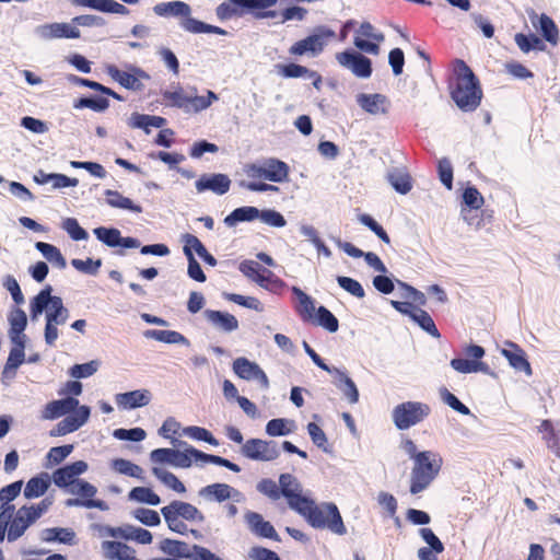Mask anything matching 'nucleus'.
<instances>
[{"label":"nucleus","mask_w":560,"mask_h":560,"mask_svg":"<svg viewBox=\"0 0 560 560\" xmlns=\"http://www.w3.org/2000/svg\"><path fill=\"white\" fill-rule=\"evenodd\" d=\"M51 287L47 285L40 290L30 302V315L33 322L38 320L45 313L44 338L46 345L55 346L58 337V326L65 325L69 318V311L63 305L62 299L51 295Z\"/></svg>","instance_id":"1"},{"label":"nucleus","mask_w":560,"mask_h":560,"mask_svg":"<svg viewBox=\"0 0 560 560\" xmlns=\"http://www.w3.org/2000/svg\"><path fill=\"white\" fill-rule=\"evenodd\" d=\"M62 416L66 417L50 431L51 436H63L82 428L91 417V408L80 405L74 397H66L49 401L42 411L44 420H55Z\"/></svg>","instance_id":"2"},{"label":"nucleus","mask_w":560,"mask_h":560,"mask_svg":"<svg viewBox=\"0 0 560 560\" xmlns=\"http://www.w3.org/2000/svg\"><path fill=\"white\" fill-rule=\"evenodd\" d=\"M314 528L328 529L336 535H345L347 528L335 503L324 502L316 504L310 498L306 504L298 512Z\"/></svg>","instance_id":"3"},{"label":"nucleus","mask_w":560,"mask_h":560,"mask_svg":"<svg viewBox=\"0 0 560 560\" xmlns=\"http://www.w3.org/2000/svg\"><path fill=\"white\" fill-rule=\"evenodd\" d=\"M456 72L457 82L455 90L452 92V98L462 110H475L482 97L479 81L463 60L456 61Z\"/></svg>","instance_id":"4"},{"label":"nucleus","mask_w":560,"mask_h":560,"mask_svg":"<svg viewBox=\"0 0 560 560\" xmlns=\"http://www.w3.org/2000/svg\"><path fill=\"white\" fill-rule=\"evenodd\" d=\"M443 459L440 454L432 451H422L413 460L410 472V492L419 494L424 491L438 477Z\"/></svg>","instance_id":"5"},{"label":"nucleus","mask_w":560,"mask_h":560,"mask_svg":"<svg viewBox=\"0 0 560 560\" xmlns=\"http://www.w3.org/2000/svg\"><path fill=\"white\" fill-rule=\"evenodd\" d=\"M244 173L248 180L265 179L272 183H284L289 179V166L277 159L246 164Z\"/></svg>","instance_id":"6"},{"label":"nucleus","mask_w":560,"mask_h":560,"mask_svg":"<svg viewBox=\"0 0 560 560\" xmlns=\"http://www.w3.org/2000/svg\"><path fill=\"white\" fill-rule=\"evenodd\" d=\"M431 408L421 401H405L392 410V420L398 430H408L429 417Z\"/></svg>","instance_id":"7"},{"label":"nucleus","mask_w":560,"mask_h":560,"mask_svg":"<svg viewBox=\"0 0 560 560\" xmlns=\"http://www.w3.org/2000/svg\"><path fill=\"white\" fill-rule=\"evenodd\" d=\"M465 358H455L451 360V366L454 371L462 374L485 373L488 374L489 365L481 361L485 355V349L481 346L469 345L464 348Z\"/></svg>","instance_id":"8"},{"label":"nucleus","mask_w":560,"mask_h":560,"mask_svg":"<svg viewBox=\"0 0 560 560\" xmlns=\"http://www.w3.org/2000/svg\"><path fill=\"white\" fill-rule=\"evenodd\" d=\"M385 36L378 32L370 22L360 24L354 33L353 45L362 52L377 56L381 51L380 45Z\"/></svg>","instance_id":"9"},{"label":"nucleus","mask_w":560,"mask_h":560,"mask_svg":"<svg viewBox=\"0 0 560 560\" xmlns=\"http://www.w3.org/2000/svg\"><path fill=\"white\" fill-rule=\"evenodd\" d=\"M280 497L283 495L290 509L299 512L310 500L307 492L303 491L301 482L291 474H281L279 477Z\"/></svg>","instance_id":"10"},{"label":"nucleus","mask_w":560,"mask_h":560,"mask_svg":"<svg viewBox=\"0 0 560 560\" xmlns=\"http://www.w3.org/2000/svg\"><path fill=\"white\" fill-rule=\"evenodd\" d=\"M242 454L253 460L272 462L280 456V448L275 441L249 439L242 445Z\"/></svg>","instance_id":"11"},{"label":"nucleus","mask_w":560,"mask_h":560,"mask_svg":"<svg viewBox=\"0 0 560 560\" xmlns=\"http://www.w3.org/2000/svg\"><path fill=\"white\" fill-rule=\"evenodd\" d=\"M278 0H228L217 8L220 19L242 15L245 11L266 10L277 4Z\"/></svg>","instance_id":"12"},{"label":"nucleus","mask_w":560,"mask_h":560,"mask_svg":"<svg viewBox=\"0 0 560 560\" xmlns=\"http://www.w3.org/2000/svg\"><path fill=\"white\" fill-rule=\"evenodd\" d=\"M334 35L335 33L332 31L320 28L306 38L294 43L290 47L289 52L295 56H303L306 54L316 56L323 51L324 47L327 45L328 38Z\"/></svg>","instance_id":"13"},{"label":"nucleus","mask_w":560,"mask_h":560,"mask_svg":"<svg viewBox=\"0 0 560 560\" xmlns=\"http://www.w3.org/2000/svg\"><path fill=\"white\" fill-rule=\"evenodd\" d=\"M337 62L358 78L368 79L372 74V62L362 54L345 50L336 54Z\"/></svg>","instance_id":"14"},{"label":"nucleus","mask_w":560,"mask_h":560,"mask_svg":"<svg viewBox=\"0 0 560 560\" xmlns=\"http://www.w3.org/2000/svg\"><path fill=\"white\" fill-rule=\"evenodd\" d=\"M35 34L44 40H52L60 38H79L80 30L71 23H47L38 25Z\"/></svg>","instance_id":"15"},{"label":"nucleus","mask_w":560,"mask_h":560,"mask_svg":"<svg viewBox=\"0 0 560 560\" xmlns=\"http://www.w3.org/2000/svg\"><path fill=\"white\" fill-rule=\"evenodd\" d=\"M233 371L243 380L257 382L264 389L269 387V380L266 373L256 362L249 361L246 358H237L233 362Z\"/></svg>","instance_id":"16"},{"label":"nucleus","mask_w":560,"mask_h":560,"mask_svg":"<svg viewBox=\"0 0 560 560\" xmlns=\"http://www.w3.org/2000/svg\"><path fill=\"white\" fill-rule=\"evenodd\" d=\"M106 72L113 80L128 90H140L142 88L140 79L148 78L141 69L131 68L130 71H121L114 65H108Z\"/></svg>","instance_id":"17"},{"label":"nucleus","mask_w":560,"mask_h":560,"mask_svg":"<svg viewBox=\"0 0 560 560\" xmlns=\"http://www.w3.org/2000/svg\"><path fill=\"white\" fill-rule=\"evenodd\" d=\"M173 444H177L182 450H175L174 466L176 468H189L192 464L198 466L205 465V453L188 445L186 442L172 440Z\"/></svg>","instance_id":"18"},{"label":"nucleus","mask_w":560,"mask_h":560,"mask_svg":"<svg viewBox=\"0 0 560 560\" xmlns=\"http://www.w3.org/2000/svg\"><path fill=\"white\" fill-rule=\"evenodd\" d=\"M357 103L364 112L374 116L386 115L390 107L387 96L380 93H360L357 95Z\"/></svg>","instance_id":"19"},{"label":"nucleus","mask_w":560,"mask_h":560,"mask_svg":"<svg viewBox=\"0 0 560 560\" xmlns=\"http://www.w3.org/2000/svg\"><path fill=\"white\" fill-rule=\"evenodd\" d=\"M152 394L149 389H136L115 395V401L119 409L130 410L145 407L151 402Z\"/></svg>","instance_id":"20"},{"label":"nucleus","mask_w":560,"mask_h":560,"mask_svg":"<svg viewBox=\"0 0 560 560\" xmlns=\"http://www.w3.org/2000/svg\"><path fill=\"white\" fill-rule=\"evenodd\" d=\"M195 186L198 192L210 190L217 195H224L231 187V179L225 174H205Z\"/></svg>","instance_id":"21"},{"label":"nucleus","mask_w":560,"mask_h":560,"mask_svg":"<svg viewBox=\"0 0 560 560\" xmlns=\"http://www.w3.org/2000/svg\"><path fill=\"white\" fill-rule=\"evenodd\" d=\"M205 319L215 329L221 332L230 334L238 329L237 318L228 313L214 310H206L202 313Z\"/></svg>","instance_id":"22"},{"label":"nucleus","mask_w":560,"mask_h":560,"mask_svg":"<svg viewBox=\"0 0 560 560\" xmlns=\"http://www.w3.org/2000/svg\"><path fill=\"white\" fill-rule=\"evenodd\" d=\"M200 497L209 501L222 502L229 499L241 501V493L226 483H213L199 491Z\"/></svg>","instance_id":"23"},{"label":"nucleus","mask_w":560,"mask_h":560,"mask_svg":"<svg viewBox=\"0 0 560 560\" xmlns=\"http://www.w3.org/2000/svg\"><path fill=\"white\" fill-rule=\"evenodd\" d=\"M35 522L34 514L32 515L25 506L20 508L8 529V540L14 541L19 539L26 529Z\"/></svg>","instance_id":"24"},{"label":"nucleus","mask_w":560,"mask_h":560,"mask_svg":"<svg viewBox=\"0 0 560 560\" xmlns=\"http://www.w3.org/2000/svg\"><path fill=\"white\" fill-rule=\"evenodd\" d=\"M245 521L253 533L258 536L278 540V534L273 526L265 521L262 516L255 512L245 514Z\"/></svg>","instance_id":"25"},{"label":"nucleus","mask_w":560,"mask_h":560,"mask_svg":"<svg viewBox=\"0 0 560 560\" xmlns=\"http://www.w3.org/2000/svg\"><path fill=\"white\" fill-rule=\"evenodd\" d=\"M182 241L184 243L183 250L185 256H187V253L194 254L195 252L206 264L212 267L217 265V259L207 250L197 236L187 233L182 236Z\"/></svg>","instance_id":"26"},{"label":"nucleus","mask_w":560,"mask_h":560,"mask_svg":"<svg viewBox=\"0 0 560 560\" xmlns=\"http://www.w3.org/2000/svg\"><path fill=\"white\" fill-rule=\"evenodd\" d=\"M101 547L104 557L108 560H128L136 553L131 547L120 541L105 540Z\"/></svg>","instance_id":"27"},{"label":"nucleus","mask_w":560,"mask_h":560,"mask_svg":"<svg viewBox=\"0 0 560 560\" xmlns=\"http://www.w3.org/2000/svg\"><path fill=\"white\" fill-rule=\"evenodd\" d=\"M10 324L9 336L11 340L26 339L24 330L27 326V316L21 308H14L8 317Z\"/></svg>","instance_id":"28"},{"label":"nucleus","mask_w":560,"mask_h":560,"mask_svg":"<svg viewBox=\"0 0 560 560\" xmlns=\"http://www.w3.org/2000/svg\"><path fill=\"white\" fill-rule=\"evenodd\" d=\"M153 11L160 16H180L190 15V7L183 1L161 2L154 5Z\"/></svg>","instance_id":"29"},{"label":"nucleus","mask_w":560,"mask_h":560,"mask_svg":"<svg viewBox=\"0 0 560 560\" xmlns=\"http://www.w3.org/2000/svg\"><path fill=\"white\" fill-rule=\"evenodd\" d=\"M106 203L116 209L127 210L133 213H141L142 207L135 203L130 198L122 196L117 190H105Z\"/></svg>","instance_id":"30"},{"label":"nucleus","mask_w":560,"mask_h":560,"mask_svg":"<svg viewBox=\"0 0 560 560\" xmlns=\"http://www.w3.org/2000/svg\"><path fill=\"white\" fill-rule=\"evenodd\" d=\"M51 478L48 474L43 472L31 478L24 488V497L26 499H35L43 495L49 488Z\"/></svg>","instance_id":"31"},{"label":"nucleus","mask_w":560,"mask_h":560,"mask_svg":"<svg viewBox=\"0 0 560 560\" xmlns=\"http://www.w3.org/2000/svg\"><path fill=\"white\" fill-rule=\"evenodd\" d=\"M292 292L298 299V312L301 315L303 320L311 322L315 318V314L317 312L315 307V301L308 294H306L303 290L298 287L292 288Z\"/></svg>","instance_id":"32"},{"label":"nucleus","mask_w":560,"mask_h":560,"mask_svg":"<svg viewBox=\"0 0 560 560\" xmlns=\"http://www.w3.org/2000/svg\"><path fill=\"white\" fill-rule=\"evenodd\" d=\"M260 210L253 206L236 208L225 217L224 223L229 228L235 226L240 222H250L259 218Z\"/></svg>","instance_id":"33"},{"label":"nucleus","mask_w":560,"mask_h":560,"mask_svg":"<svg viewBox=\"0 0 560 560\" xmlns=\"http://www.w3.org/2000/svg\"><path fill=\"white\" fill-rule=\"evenodd\" d=\"M191 549L192 545H188L187 542L180 540L166 538L160 542V550L163 553L174 558L189 559Z\"/></svg>","instance_id":"34"},{"label":"nucleus","mask_w":560,"mask_h":560,"mask_svg":"<svg viewBox=\"0 0 560 560\" xmlns=\"http://www.w3.org/2000/svg\"><path fill=\"white\" fill-rule=\"evenodd\" d=\"M191 95H189L188 107L186 108V113H200L209 108L213 102L219 100L218 95L208 90L206 95H196V88H191Z\"/></svg>","instance_id":"35"},{"label":"nucleus","mask_w":560,"mask_h":560,"mask_svg":"<svg viewBox=\"0 0 560 560\" xmlns=\"http://www.w3.org/2000/svg\"><path fill=\"white\" fill-rule=\"evenodd\" d=\"M336 375V386L343 393L350 404H357L359 400V392L354 382L342 371L334 369Z\"/></svg>","instance_id":"36"},{"label":"nucleus","mask_w":560,"mask_h":560,"mask_svg":"<svg viewBox=\"0 0 560 560\" xmlns=\"http://www.w3.org/2000/svg\"><path fill=\"white\" fill-rule=\"evenodd\" d=\"M173 510L179 517L189 522H202L205 520L202 513L192 504L183 501H173L166 505Z\"/></svg>","instance_id":"37"},{"label":"nucleus","mask_w":560,"mask_h":560,"mask_svg":"<svg viewBox=\"0 0 560 560\" xmlns=\"http://www.w3.org/2000/svg\"><path fill=\"white\" fill-rule=\"evenodd\" d=\"M13 343V347L10 351L5 368H4V374L9 373V371H14L24 362L25 353V342L26 339H19V340H11Z\"/></svg>","instance_id":"38"},{"label":"nucleus","mask_w":560,"mask_h":560,"mask_svg":"<svg viewBox=\"0 0 560 560\" xmlns=\"http://www.w3.org/2000/svg\"><path fill=\"white\" fill-rule=\"evenodd\" d=\"M35 248L42 253V255L52 265L58 267L59 269H65L67 266L66 259L62 256L59 248L55 245L37 242L35 243Z\"/></svg>","instance_id":"39"},{"label":"nucleus","mask_w":560,"mask_h":560,"mask_svg":"<svg viewBox=\"0 0 560 560\" xmlns=\"http://www.w3.org/2000/svg\"><path fill=\"white\" fill-rule=\"evenodd\" d=\"M511 346L515 347L516 351L513 352L503 349L501 351L502 355L509 361L510 365L513 366L515 370L524 371L528 376L532 375V368L529 362L526 360L524 352L514 343H511Z\"/></svg>","instance_id":"40"},{"label":"nucleus","mask_w":560,"mask_h":560,"mask_svg":"<svg viewBox=\"0 0 560 560\" xmlns=\"http://www.w3.org/2000/svg\"><path fill=\"white\" fill-rule=\"evenodd\" d=\"M152 474L155 476L165 487L172 489L177 493L186 492L184 483L171 471H167L161 467H153Z\"/></svg>","instance_id":"41"},{"label":"nucleus","mask_w":560,"mask_h":560,"mask_svg":"<svg viewBox=\"0 0 560 560\" xmlns=\"http://www.w3.org/2000/svg\"><path fill=\"white\" fill-rule=\"evenodd\" d=\"M110 467L114 471L120 475H125L128 477H133L137 479L142 480L143 479V469L131 463L128 459L124 458H116L110 462Z\"/></svg>","instance_id":"42"},{"label":"nucleus","mask_w":560,"mask_h":560,"mask_svg":"<svg viewBox=\"0 0 560 560\" xmlns=\"http://www.w3.org/2000/svg\"><path fill=\"white\" fill-rule=\"evenodd\" d=\"M294 429V422L283 418L272 419L266 424V433L269 436H284L292 433Z\"/></svg>","instance_id":"43"},{"label":"nucleus","mask_w":560,"mask_h":560,"mask_svg":"<svg viewBox=\"0 0 560 560\" xmlns=\"http://www.w3.org/2000/svg\"><path fill=\"white\" fill-rule=\"evenodd\" d=\"M312 323L324 327L329 332H336L338 330L339 324L338 319L335 315L324 306H319L315 314V318L311 320Z\"/></svg>","instance_id":"44"},{"label":"nucleus","mask_w":560,"mask_h":560,"mask_svg":"<svg viewBox=\"0 0 560 560\" xmlns=\"http://www.w3.org/2000/svg\"><path fill=\"white\" fill-rule=\"evenodd\" d=\"M128 498L130 501L145 503L149 505H159L161 503L160 497L156 493H154L150 488L147 487L133 488L129 492Z\"/></svg>","instance_id":"45"},{"label":"nucleus","mask_w":560,"mask_h":560,"mask_svg":"<svg viewBox=\"0 0 560 560\" xmlns=\"http://www.w3.org/2000/svg\"><path fill=\"white\" fill-rule=\"evenodd\" d=\"M388 182L401 195L409 192L411 189L410 176L405 171L394 170L389 172Z\"/></svg>","instance_id":"46"},{"label":"nucleus","mask_w":560,"mask_h":560,"mask_svg":"<svg viewBox=\"0 0 560 560\" xmlns=\"http://www.w3.org/2000/svg\"><path fill=\"white\" fill-rule=\"evenodd\" d=\"M144 336L165 343H188L187 339L175 330H147Z\"/></svg>","instance_id":"47"},{"label":"nucleus","mask_w":560,"mask_h":560,"mask_svg":"<svg viewBox=\"0 0 560 560\" xmlns=\"http://www.w3.org/2000/svg\"><path fill=\"white\" fill-rule=\"evenodd\" d=\"M122 538L126 540H135L141 545H149L152 542V534L141 527L131 525L122 526Z\"/></svg>","instance_id":"48"},{"label":"nucleus","mask_w":560,"mask_h":560,"mask_svg":"<svg viewBox=\"0 0 560 560\" xmlns=\"http://www.w3.org/2000/svg\"><path fill=\"white\" fill-rule=\"evenodd\" d=\"M276 69L277 73L283 78H306L315 75V71H311L306 67L296 63L278 65Z\"/></svg>","instance_id":"49"},{"label":"nucleus","mask_w":560,"mask_h":560,"mask_svg":"<svg viewBox=\"0 0 560 560\" xmlns=\"http://www.w3.org/2000/svg\"><path fill=\"white\" fill-rule=\"evenodd\" d=\"M163 97L170 103L171 106L182 108L186 113L189 95L184 93L182 86L177 85L174 88V90H167L163 92Z\"/></svg>","instance_id":"50"},{"label":"nucleus","mask_w":560,"mask_h":560,"mask_svg":"<svg viewBox=\"0 0 560 560\" xmlns=\"http://www.w3.org/2000/svg\"><path fill=\"white\" fill-rule=\"evenodd\" d=\"M182 434L196 441H205L210 445H219L218 440L205 428L190 425L183 429Z\"/></svg>","instance_id":"51"},{"label":"nucleus","mask_w":560,"mask_h":560,"mask_svg":"<svg viewBox=\"0 0 560 560\" xmlns=\"http://www.w3.org/2000/svg\"><path fill=\"white\" fill-rule=\"evenodd\" d=\"M539 28L547 42L552 45H557L559 40V31L555 22L547 16L546 14H541L539 18Z\"/></svg>","instance_id":"52"},{"label":"nucleus","mask_w":560,"mask_h":560,"mask_svg":"<svg viewBox=\"0 0 560 560\" xmlns=\"http://www.w3.org/2000/svg\"><path fill=\"white\" fill-rule=\"evenodd\" d=\"M412 314V320L417 323L424 331H427L432 337H440L438 328L432 319V317L422 308L418 307L416 312Z\"/></svg>","instance_id":"53"},{"label":"nucleus","mask_w":560,"mask_h":560,"mask_svg":"<svg viewBox=\"0 0 560 560\" xmlns=\"http://www.w3.org/2000/svg\"><path fill=\"white\" fill-rule=\"evenodd\" d=\"M70 494L82 498L83 500L93 499L97 489L92 483L78 479L68 490Z\"/></svg>","instance_id":"54"},{"label":"nucleus","mask_w":560,"mask_h":560,"mask_svg":"<svg viewBox=\"0 0 560 560\" xmlns=\"http://www.w3.org/2000/svg\"><path fill=\"white\" fill-rule=\"evenodd\" d=\"M93 233L97 240L109 247L119 246V243L121 242V235L117 229L96 228L94 229Z\"/></svg>","instance_id":"55"},{"label":"nucleus","mask_w":560,"mask_h":560,"mask_svg":"<svg viewBox=\"0 0 560 560\" xmlns=\"http://www.w3.org/2000/svg\"><path fill=\"white\" fill-rule=\"evenodd\" d=\"M55 485L67 490L78 480L69 465L57 469L52 475Z\"/></svg>","instance_id":"56"},{"label":"nucleus","mask_w":560,"mask_h":560,"mask_svg":"<svg viewBox=\"0 0 560 560\" xmlns=\"http://www.w3.org/2000/svg\"><path fill=\"white\" fill-rule=\"evenodd\" d=\"M61 226L74 241H85L89 237L88 232L80 226L78 220L74 218H66Z\"/></svg>","instance_id":"57"},{"label":"nucleus","mask_w":560,"mask_h":560,"mask_svg":"<svg viewBox=\"0 0 560 560\" xmlns=\"http://www.w3.org/2000/svg\"><path fill=\"white\" fill-rule=\"evenodd\" d=\"M161 512L168 528L172 532H175L177 534H185L188 530L186 524L179 520L180 517L176 513H174L173 510L168 509L167 506H164L162 508Z\"/></svg>","instance_id":"58"},{"label":"nucleus","mask_w":560,"mask_h":560,"mask_svg":"<svg viewBox=\"0 0 560 560\" xmlns=\"http://www.w3.org/2000/svg\"><path fill=\"white\" fill-rule=\"evenodd\" d=\"M307 432L312 442L323 450L325 453H330L327 436L325 432L314 422L307 424Z\"/></svg>","instance_id":"59"},{"label":"nucleus","mask_w":560,"mask_h":560,"mask_svg":"<svg viewBox=\"0 0 560 560\" xmlns=\"http://www.w3.org/2000/svg\"><path fill=\"white\" fill-rule=\"evenodd\" d=\"M100 362L92 360L88 363L75 364L70 369V375L74 378H86L97 372Z\"/></svg>","instance_id":"60"},{"label":"nucleus","mask_w":560,"mask_h":560,"mask_svg":"<svg viewBox=\"0 0 560 560\" xmlns=\"http://www.w3.org/2000/svg\"><path fill=\"white\" fill-rule=\"evenodd\" d=\"M113 436L120 441L141 442L147 438V433L141 428L116 429L113 432Z\"/></svg>","instance_id":"61"},{"label":"nucleus","mask_w":560,"mask_h":560,"mask_svg":"<svg viewBox=\"0 0 560 560\" xmlns=\"http://www.w3.org/2000/svg\"><path fill=\"white\" fill-rule=\"evenodd\" d=\"M337 282L345 291L350 293L351 295L362 299L365 295L363 287L360 284L359 281L345 276H339L337 278Z\"/></svg>","instance_id":"62"},{"label":"nucleus","mask_w":560,"mask_h":560,"mask_svg":"<svg viewBox=\"0 0 560 560\" xmlns=\"http://www.w3.org/2000/svg\"><path fill=\"white\" fill-rule=\"evenodd\" d=\"M262 223L272 226V228H283L287 224L284 217L273 210V209H264L260 210V214L258 218Z\"/></svg>","instance_id":"63"},{"label":"nucleus","mask_w":560,"mask_h":560,"mask_svg":"<svg viewBox=\"0 0 560 560\" xmlns=\"http://www.w3.org/2000/svg\"><path fill=\"white\" fill-rule=\"evenodd\" d=\"M514 40L523 52H528L532 49L541 50L544 48L542 42L534 35L528 37L518 33L515 35Z\"/></svg>","instance_id":"64"}]
</instances>
